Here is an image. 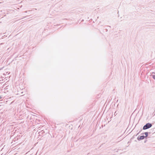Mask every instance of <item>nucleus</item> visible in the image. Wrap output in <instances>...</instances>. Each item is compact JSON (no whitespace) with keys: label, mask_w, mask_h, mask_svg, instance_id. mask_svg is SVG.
Instances as JSON below:
<instances>
[{"label":"nucleus","mask_w":155,"mask_h":155,"mask_svg":"<svg viewBox=\"0 0 155 155\" xmlns=\"http://www.w3.org/2000/svg\"><path fill=\"white\" fill-rule=\"evenodd\" d=\"M152 126V125L151 124L147 123L143 127V129L146 130L150 127Z\"/></svg>","instance_id":"f257e3e1"},{"label":"nucleus","mask_w":155,"mask_h":155,"mask_svg":"<svg viewBox=\"0 0 155 155\" xmlns=\"http://www.w3.org/2000/svg\"><path fill=\"white\" fill-rule=\"evenodd\" d=\"M144 138V136H141L140 137L139 139H138V140H143Z\"/></svg>","instance_id":"f03ea898"},{"label":"nucleus","mask_w":155,"mask_h":155,"mask_svg":"<svg viewBox=\"0 0 155 155\" xmlns=\"http://www.w3.org/2000/svg\"><path fill=\"white\" fill-rule=\"evenodd\" d=\"M144 134H145V135H146V137H147L148 135V133L147 132H145L144 133Z\"/></svg>","instance_id":"7ed1b4c3"},{"label":"nucleus","mask_w":155,"mask_h":155,"mask_svg":"<svg viewBox=\"0 0 155 155\" xmlns=\"http://www.w3.org/2000/svg\"><path fill=\"white\" fill-rule=\"evenodd\" d=\"M153 78L155 80V75H153Z\"/></svg>","instance_id":"20e7f679"},{"label":"nucleus","mask_w":155,"mask_h":155,"mask_svg":"<svg viewBox=\"0 0 155 155\" xmlns=\"http://www.w3.org/2000/svg\"><path fill=\"white\" fill-rule=\"evenodd\" d=\"M2 98V97H1V96H0V99H1Z\"/></svg>","instance_id":"39448f33"}]
</instances>
